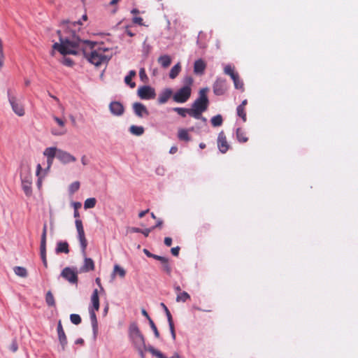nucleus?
Masks as SVG:
<instances>
[{"instance_id":"e2e57ef3","label":"nucleus","mask_w":358,"mask_h":358,"mask_svg":"<svg viewBox=\"0 0 358 358\" xmlns=\"http://www.w3.org/2000/svg\"><path fill=\"white\" fill-rule=\"evenodd\" d=\"M164 244L168 246V247H170L172 244V238H170V237H166L164 238Z\"/></svg>"},{"instance_id":"8fccbe9b","label":"nucleus","mask_w":358,"mask_h":358,"mask_svg":"<svg viewBox=\"0 0 358 358\" xmlns=\"http://www.w3.org/2000/svg\"><path fill=\"white\" fill-rule=\"evenodd\" d=\"M47 224H44L41 235V243H46Z\"/></svg>"},{"instance_id":"7c9ffc66","label":"nucleus","mask_w":358,"mask_h":358,"mask_svg":"<svg viewBox=\"0 0 358 358\" xmlns=\"http://www.w3.org/2000/svg\"><path fill=\"white\" fill-rule=\"evenodd\" d=\"M15 273L22 278H26L28 275L27 271L24 267L15 266L13 268Z\"/></svg>"},{"instance_id":"f3484780","label":"nucleus","mask_w":358,"mask_h":358,"mask_svg":"<svg viewBox=\"0 0 358 358\" xmlns=\"http://www.w3.org/2000/svg\"><path fill=\"white\" fill-rule=\"evenodd\" d=\"M49 170L43 169L40 164H37L36 176L38 178L37 185L40 188L42 185L43 179L47 176Z\"/></svg>"},{"instance_id":"f704fd0d","label":"nucleus","mask_w":358,"mask_h":358,"mask_svg":"<svg viewBox=\"0 0 358 358\" xmlns=\"http://www.w3.org/2000/svg\"><path fill=\"white\" fill-rule=\"evenodd\" d=\"M210 122L213 127H220L222 124L223 119L221 115H217L211 118Z\"/></svg>"},{"instance_id":"49530a36","label":"nucleus","mask_w":358,"mask_h":358,"mask_svg":"<svg viewBox=\"0 0 358 358\" xmlns=\"http://www.w3.org/2000/svg\"><path fill=\"white\" fill-rule=\"evenodd\" d=\"M5 55L3 48V42L0 38V69L3 66Z\"/></svg>"},{"instance_id":"ea45409f","label":"nucleus","mask_w":358,"mask_h":358,"mask_svg":"<svg viewBox=\"0 0 358 358\" xmlns=\"http://www.w3.org/2000/svg\"><path fill=\"white\" fill-rule=\"evenodd\" d=\"M96 203V200L95 198L87 199L84 203V208L85 209L92 208L95 206Z\"/></svg>"},{"instance_id":"bf43d9fd","label":"nucleus","mask_w":358,"mask_h":358,"mask_svg":"<svg viewBox=\"0 0 358 358\" xmlns=\"http://www.w3.org/2000/svg\"><path fill=\"white\" fill-rule=\"evenodd\" d=\"M153 228H148L141 229V233L143 234L145 237L148 236L150 233L152 231Z\"/></svg>"},{"instance_id":"13d9d810","label":"nucleus","mask_w":358,"mask_h":358,"mask_svg":"<svg viewBox=\"0 0 358 358\" xmlns=\"http://www.w3.org/2000/svg\"><path fill=\"white\" fill-rule=\"evenodd\" d=\"M179 251H180V247H178V246L172 248L171 250V254L176 257H177L179 255Z\"/></svg>"},{"instance_id":"5701e85b","label":"nucleus","mask_w":358,"mask_h":358,"mask_svg":"<svg viewBox=\"0 0 358 358\" xmlns=\"http://www.w3.org/2000/svg\"><path fill=\"white\" fill-rule=\"evenodd\" d=\"M194 130V128L192 127L189 129H180L178 130V138H179V140L180 141H190V137H189V135L188 134V131H193Z\"/></svg>"},{"instance_id":"a878e982","label":"nucleus","mask_w":358,"mask_h":358,"mask_svg":"<svg viewBox=\"0 0 358 358\" xmlns=\"http://www.w3.org/2000/svg\"><path fill=\"white\" fill-rule=\"evenodd\" d=\"M158 62L163 68H167L171 63V58L167 55H164L158 58Z\"/></svg>"},{"instance_id":"dca6fc26","label":"nucleus","mask_w":358,"mask_h":358,"mask_svg":"<svg viewBox=\"0 0 358 358\" xmlns=\"http://www.w3.org/2000/svg\"><path fill=\"white\" fill-rule=\"evenodd\" d=\"M133 109L135 114L139 117H143L145 115H148L149 112L146 107L141 103L136 102L133 104Z\"/></svg>"},{"instance_id":"603ef678","label":"nucleus","mask_w":358,"mask_h":358,"mask_svg":"<svg viewBox=\"0 0 358 358\" xmlns=\"http://www.w3.org/2000/svg\"><path fill=\"white\" fill-rule=\"evenodd\" d=\"M136 350L138 351L141 358H145V352L148 351V348H146V346L144 348H136Z\"/></svg>"},{"instance_id":"338daca9","label":"nucleus","mask_w":358,"mask_h":358,"mask_svg":"<svg viewBox=\"0 0 358 358\" xmlns=\"http://www.w3.org/2000/svg\"><path fill=\"white\" fill-rule=\"evenodd\" d=\"M143 251L144 254H145L147 257H151V258L153 257V255H154V254L151 253L148 250H147V249H145H145H143Z\"/></svg>"},{"instance_id":"72a5a7b5","label":"nucleus","mask_w":358,"mask_h":358,"mask_svg":"<svg viewBox=\"0 0 358 358\" xmlns=\"http://www.w3.org/2000/svg\"><path fill=\"white\" fill-rule=\"evenodd\" d=\"M45 302L48 306H55V297L51 292V291H48L45 295Z\"/></svg>"},{"instance_id":"20e7f679","label":"nucleus","mask_w":358,"mask_h":358,"mask_svg":"<svg viewBox=\"0 0 358 358\" xmlns=\"http://www.w3.org/2000/svg\"><path fill=\"white\" fill-rule=\"evenodd\" d=\"M129 336L136 349L146 346L144 336L141 334L136 324L133 323L130 324L129 329Z\"/></svg>"},{"instance_id":"423d86ee","label":"nucleus","mask_w":358,"mask_h":358,"mask_svg":"<svg viewBox=\"0 0 358 358\" xmlns=\"http://www.w3.org/2000/svg\"><path fill=\"white\" fill-rule=\"evenodd\" d=\"M22 189L27 196L31 194L32 176L31 169L27 166L23 169L20 173Z\"/></svg>"},{"instance_id":"c9c22d12","label":"nucleus","mask_w":358,"mask_h":358,"mask_svg":"<svg viewBox=\"0 0 358 358\" xmlns=\"http://www.w3.org/2000/svg\"><path fill=\"white\" fill-rule=\"evenodd\" d=\"M173 110L176 112L179 115L185 117L188 114L189 115L190 109L189 108H173Z\"/></svg>"},{"instance_id":"a19ab883","label":"nucleus","mask_w":358,"mask_h":358,"mask_svg":"<svg viewBox=\"0 0 358 358\" xmlns=\"http://www.w3.org/2000/svg\"><path fill=\"white\" fill-rule=\"evenodd\" d=\"M113 273L118 274L120 278H124L126 275V271L123 268L116 264L114 266Z\"/></svg>"},{"instance_id":"393cba45","label":"nucleus","mask_w":358,"mask_h":358,"mask_svg":"<svg viewBox=\"0 0 358 358\" xmlns=\"http://www.w3.org/2000/svg\"><path fill=\"white\" fill-rule=\"evenodd\" d=\"M136 72L134 70H131L129 72V74L124 78L125 83L131 88H134L136 86V83L131 80L132 78L136 76Z\"/></svg>"},{"instance_id":"f03ea898","label":"nucleus","mask_w":358,"mask_h":358,"mask_svg":"<svg viewBox=\"0 0 358 358\" xmlns=\"http://www.w3.org/2000/svg\"><path fill=\"white\" fill-rule=\"evenodd\" d=\"M208 90V88H203L200 90L199 97L192 103V108H189V116L195 119H200L202 113L207 110L209 103L206 95Z\"/></svg>"},{"instance_id":"774afa93","label":"nucleus","mask_w":358,"mask_h":358,"mask_svg":"<svg viewBox=\"0 0 358 358\" xmlns=\"http://www.w3.org/2000/svg\"><path fill=\"white\" fill-rule=\"evenodd\" d=\"M149 212V209H147L145 210H143L138 213V217L142 218L143 217L148 213Z\"/></svg>"},{"instance_id":"09e8293b","label":"nucleus","mask_w":358,"mask_h":358,"mask_svg":"<svg viewBox=\"0 0 358 358\" xmlns=\"http://www.w3.org/2000/svg\"><path fill=\"white\" fill-rule=\"evenodd\" d=\"M149 324H150V326L151 327V329H152L154 334H155V336L156 338H159V332L155 325V324L154 323L153 320H150L149 321Z\"/></svg>"},{"instance_id":"79ce46f5","label":"nucleus","mask_w":358,"mask_h":358,"mask_svg":"<svg viewBox=\"0 0 358 358\" xmlns=\"http://www.w3.org/2000/svg\"><path fill=\"white\" fill-rule=\"evenodd\" d=\"M161 264L162 266V270L167 274L170 275L171 273V267L169 264V259L165 258V262H162Z\"/></svg>"},{"instance_id":"c756f323","label":"nucleus","mask_w":358,"mask_h":358,"mask_svg":"<svg viewBox=\"0 0 358 358\" xmlns=\"http://www.w3.org/2000/svg\"><path fill=\"white\" fill-rule=\"evenodd\" d=\"M129 131L135 136H141L144 133V128L141 126L132 125L129 128Z\"/></svg>"},{"instance_id":"c03bdc74","label":"nucleus","mask_w":358,"mask_h":358,"mask_svg":"<svg viewBox=\"0 0 358 358\" xmlns=\"http://www.w3.org/2000/svg\"><path fill=\"white\" fill-rule=\"evenodd\" d=\"M80 188V182L78 181H76L72 182L69 188V192L71 194H73L77 192Z\"/></svg>"},{"instance_id":"aec40b11","label":"nucleus","mask_w":358,"mask_h":358,"mask_svg":"<svg viewBox=\"0 0 358 358\" xmlns=\"http://www.w3.org/2000/svg\"><path fill=\"white\" fill-rule=\"evenodd\" d=\"M91 303L92 306L90 307L89 308H92L95 310L96 311H98L99 309V296L97 289H95L93 291V293L91 296Z\"/></svg>"},{"instance_id":"6e6d98bb","label":"nucleus","mask_w":358,"mask_h":358,"mask_svg":"<svg viewBox=\"0 0 358 358\" xmlns=\"http://www.w3.org/2000/svg\"><path fill=\"white\" fill-rule=\"evenodd\" d=\"M10 349L12 352H15L18 349L17 343L15 341H13L10 346Z\"/></svg>"},{"instance_id":"412c9836","label":"nucleus","mask_w":358,"mask_h":358,"mask_svg":"<svg viewBox=\"0 0 358 358\" xmlns=\"http://www.w3.org/2000/svg\"><path fill=\"white\" fill-rule=\"evenodd\" d=\"M94 270V262L92 259L85 257L84 264L81 268L83 272H88Z\"/></svg>"},{"instance_id":"69168bd1","label":"nucleus","mask_w":358,"mask_h":358,"mask_svg":"<svg viewBox=\"0 0 358 358\" xmlns=\"http://www.w3.org/2000/svg\"><path fill=\"white\" fill-rule=\"evenodd\" d=\"M141 313H142V315L143 316H145L147 318L148 322L150 321V320H152L151 317L149 316L148 313H147V311L145 309H142Z\"/></svg>"},{"instance_id":"cd10ccee","label":"nucleus","mask_w":358,"mask_h":358,"mask_svg":"<svg viewBox=\"0 0 358 358\" xmlns=\"http://www.w3.org/2000/svg\"><path fill=\"white\" fill-rule=\"evenodd\" d=\"M236 137L238 141L241 143H245L248 140L245 132L241 128L236 129Z\"/></svg>"},{"instance_id":"37998d69","label":"nucleus","mask_w":358,"mask_h":358,"mask_svg":"<svg viewBox=\"0 0 358 358\" xmlns=\"http://www.w3.org/2000/svg\"><path fill=\"white\" fill-rule=\"evenodd\" d=\"M237 115L241 117L243 122H246L247 117H246V112H245V108H243L242 106H238L237 107Z\"/></svg>"},{"instance_id":"9d476101","label":"nucleus","mask_w":358,"mask_h":358,"mask_svg":"<svg viewBox=\"0 0 358 358\" xmlns=\"http://www.w3.org/2000/svg\"><path fill=\"white\" fill-rule=\"evenodd\" d=\"M61 276L71 284H78V273L70 267L64 268L61 272Z\"/></svg>"},{"instance_id":"4c0bfd02","label":"nucleus","mask_w":358,"mask_h":358,"mask_svg":"<svg viewBox=\"0 0 358 358\" xmlns=\"http://www.w3.org/2000/svg\"><path fill=\"white\" fill-rule=\"evenodd\" d=\"M234 84V87L236 89L243 90H244V84L243 81L240 79L239 75L238 74L234 78H232Z\"/></svg>"},{"instance_id":"ddd939ff","label":"nucleus","mask_w":358,"mask_h":358,"mask_svg":"<svg viewBox=\"0 0 358 358\" xmlns=\"http://www.w3.org/2000/svg\"><path fill=\"white\" fill-rule=\"evenodd\" d=\"M57 159L64 164L75 162L76 161V158L73 155L61 149H59L58 152Z\"/></svg>"},{"instance_id":"473e14b6","label":"nucleus","mask_w":358,"mask_h":358,"mask_svg":"<svg viewBox=\"0 0 358 358\" xmlns=\"http://www.w3.org/2000/svg\"><path fill=\"white\" fill-rule=\"evenodd\" d=\"M41 257L43 263V265L47 267V259H46V243H41L40 245Z\"/></svg>"},{"instance_id":"2f4dec72","label":"nucleus","mask_w":358,"mask_h":358,"mask_svg":"<svg viewBox=\"0 0 358 358\" xmlns=\"http://www.w3.org/2000/svg\"><path fill=\"white\" fill-rule=\"evenodd\" d=\"M224 73L229 76L231 79L238 74L237 72H235L234 68L230 64L225 66Z\"/></svg>"},{"instance_id":"bb28decb","label":"nucleus","mask_w":358,"mask_h":358,"mask_svg":"<svg viewBox=\"0 0 358 358\" xmlns=\"http://www.w3.org/2000/svg\"><path fill=\"white\" fill-rule=\"evenodd\" d=\"M181 71V66L180 63L176 64L173 66L169 73V77L171 79L176 78Z\"/></svg>"},{"instance_id":"0e129e2a","label":"nucleus","mask_w":358,"mask_h":358,"mask_svg":"<svg viewBox=\"0 0 358 358\" xmlns=\"http://www.w3.org/2000/svg\"><path fill=\"white\" fill-rule=\"evenodd\" d=\"M156 260H158L160 262H165V258L164 257H162V256H159V255H153V257H152Z\"/></svg>"},{"instance_id":"e433bc0d","label":"nucleus","mask_w":358,"mask_h":358,"mask_svg":"<svg viewBox=\"0 0 358 358\" xmlns=\"http://www.w3.org/2000/svg\"><path fill=\"white\" fill-rule=\"evenodd\" d=\"M90 314V318L92 324V327L94 331L97 329V320L96 316L95 314V310L89 308Z\"/></svg>"},{"instance_id":"5fc2aeb1","label":"nucleus","mask_w":358,"mask_h":358,"mask_svg":"<svg viewBox=\"0 0 358 358\" xmlns=\"http://www.w3.org/2000/svg\"><path fill=\"white\" fill-rule=\"evenodd\" d=\"M132 21L135 24H139V25H143V20L141 17H134L133 18Z\"/></svg>"},{"instance_id":"4d7b16f0","label":"nucleus","mask_w":358,"mask_h":358,"mask_svg":"<svg viewBox=\"0 0 358 358\" xmlns=\"http://www.w3.org/2000/svg\"><path fill=\"white\" fill-rule=\"evenodd\" d=\"M63 64L67 66H71L73 64V62L70 58H64Z\"/></svg>"},{"instance_id":"9b49d317","label":"nucleus","mask_w":358,"mask_h":358,"mask_svg":"<svg viewBox=\"0 0 358 358\" xmlns=\"http://www.w3.org/2000/svg\"><path fill=\"white\" fill-rule=\"evenodd\" d=\"M213 92L217 96L223 95L227 90V81L224 78H218L213 85Z\"/></svg>"},{"instance_id":"39448f33","label":"nucleus","mask_w":358,"mask_h":358,"mask_svg":"<svg viewBox=\"0 0 358 358\" xmlns=\"http://www.w3.org/2000/svg\"><path fill=\"white\" fill-rule=\"evenodd\" d=\"M105 50L102 49L94 50L89 55L85 53L87 60L96 66L106 64L109 60L105 54Z\"/></svg>"},{"instance_id":"7ed1b4c3","label":"nucleus","mask_w":358,"mask_h":358,"mask_svg":"<svg viewBox=\"0 0 358 358\" xmlns=\"http://www.w3.org/2000/svg\"><path fill=\"white\" fill-rule=\"evenodd\" d=\"M7 95L9 103L13 113L19 117L25 115V108L21 99L17 96L16 90L9 88L7 90Z\"/></svg>"},{"instance_id":"a211bd4d","label":"nucleus","mask_w":358,"mask_h":358,"mask_svg":"<svg viewBox=\"0 0 358 358\" xmlns=\"http://www.w3.org/2000/svg\"><path fill=\"white\" fill-rule=\"evenodd\" d=\"M173 91L170 88H166L158 96V102L160 104L165 103L168 101V100L172 96L173 97Z\"/></svg>"},{"instance_id":"b1692460","label":"nucleus","mask_w":358,"mask_h":358,"mask_svg":"<svg viewBox=\"0 0 358 358\" xmlns=\"http://www.w3.org/2000/svg\"><path fill=\"white\" fill-rule=\"evenodd\" d=\"M56 252L58 253H69V243L66 241H59L57 243Z\"/></svg>"},{"instance_id":"1a4fd4ad","label":"nucleus","mask_w":358,"mask_h":358,"mask_svg":"<svg viewBox=\"0 0 358 358\" xmlns=\"http://www.w3.org/2000/svg\"><path fill=\"white\" fill-rule=\"evenodd\" d=\"M59 150V149L56 147H48L44 150L43 155L47 158V167L45 169L50 170L55 157L57 158Z\"/></svg>"},{"instance_id":"4468645a","label":"nucleus","mask_w":358,"mask_h":358,"mask_svg":"<svg viewBox=\"0 0 358 358\" xmlns=\"http://www.w3.org/2000/svg\"><path fill=\"white\" fill-rule=\"evenodd\" d=\"M217 147L222 153H226L229 148V145L223 131H220L218 134Z\"/></svg>"},{"instance_id":"58836bf2","label":"nucleus","mask_w":358,"mask_h":358,"mask_svg":"<svg viewBox=\"0 0 358 358\" xmlns=\"http://www.w3.org/2000/svg\"><path fill=\"white\" fill-rule=\"evenodd\" d=\"M148 351L150 352L153 356L156 357L157 358H167L160 351L155 349L152 346L148 348Z\"/></svg>"},{"instance_id":"de8ad7c7","label":"nucleus","mask_w":358,"mask_h":358,"mask_svg":"<svg viewBox=\"0 0 358 358\" xmlns=\"http://www.w3.org/2000/svg\"><path fill=\"white\" fill-rule=\"evenodd\" d=\"M161 306L164 308V310L165 311V313L166 315L169 323H171V322H173V318H172V315H171L169 310L166 307V306L164 303H161Z\"/></svg>"},{"instance_id":"4be33fe9","label":"nucleus","mask_w":358,"mask_h":358,"mask_svg":"<svg viewBox=\"0 0 358 358\" xmlns=\"http://www.w3.org/2000/svg\"><path fill=\"white\" fill-rule=\"evenodd\" d=\"M206 63L202 59L195 61L194 64V71L196 74H202L206 69Z\"/></svg>"},{"instance_id":"f8f14e48","label":"nucleus","mask_w":358,"mask_h":358,"mask_svg":"<svg viewBox=\"0 0 358 358\" xmlns=\"http://www.w3.org/2000/svg\"><path fill=\"white\" fill-rule=\"evenodd\" d=\"M138 95L141 99H151L155 98V92L150 86H143L138 89Z\"/></svg>"},{"instance_id":"3c124183","label":"nucleus","mask_w":358,"mask_h":358,"mask_svg":"<svg viewBox=\"0 0 358 358\" xmlns=\"http://www.w3.org/2000/svg\"><path fill=\"white\" fill-rule=\"evenodd\" d=\"M183 83L185 84L184 86H188L189 87H191L192 83H193V78L188 76L184 78Z\"/></svg>"},{"instance_id":"f257e3e1","label":"nucleus","mask_w":358,"mask_h":358,"mask_svg":"<svg viewBox=\"0 0 358 358\" xmlns=\"http://www.w3.org/2000/svg\"><path fill=\"white\" fill-rule=\"evenodd\" d=\"M57 34L59 35V43L53 44L51 55L52 56L55 55V50H57L63 55H76L78 52L76 48L78 47L80 40L76 34L73 33L71 38L69 37L63 38L59 30L57 31Z\"/></svg>"},{"instance_id":"2eb2a0df","label":"nucleus","mask_w":358,"mask_h":358,"mask_svg":"<svg viewBox=\"0 0 358 358\" xmlns=\"http://www.w3.org/2000/svg\"><path fill=\"white\" fill-rule=\"evenodd\" d=\"M109 109L114 115L120 116L124 113V108L122 104L118 101H113L109 105Z\"/></svg>"},{"instance_id":"6e6552de","label":"nucleus","mask_w":358,"mask_h":358,"mask_svg":"<svg viewBox=\"0 0 358 358\" xmlns=\"http://www.w3.org/2000/svg\"><path fill=\"white\" fill-rule=\"evenodd\" d=\"M76 227L78 232V238L80 241L82 252L85 255V251L87 246V241L85 238V231L83 225L82 220L80 219H76L75 221Z\"/></svg>"},{"instance_id":"a18cd8bd","label":"nucleus","mask_w":358,"mask_h":358,"mask_svg":"<svg viewBox=\"0 0 358 358\" xmlns=\"http://www.w3.org/2000/svg\"><path fill=\"white\" fill-rule=\"evenodd\" d=\"M71 322L74 324H79L81 322V317L78 314H71L70 315Z\"/></svg>"},{"instance_id":"c85d7f7f","label":"nucleus","mask_w":358,"mask_h":358,"mask_svg":"<svg viewBox=\"0 0 358 358\" xmlns=\"http://www.w3.org/2000/svg\"><path fill=\"white\" fill-rule=\"evenodd\" d=\"M190 299V295L187 292L183 291L182 292H179L176 296V301L177 302H186L187 301Z\"/></svg>"},{"instance_id":"6ab92c4d","label":"nucleus","mask_w":358,"mask_h":358,"mask_svg":"<svg viewBox=\"0 0 358 358\" xmlns=\"http://www.w3.org/2000/svg\"><path fill=\"white\" fill-rule=\"evenodd\" d=\"M57 334H58L59 341L62 346V349L64 350L65 345L67 343V338H66L65 332L64 331V329L62 327L61 321H59V322H58Z\"/></svg>"},{"instance_id":"052dcab7","label":"nucleus","mask_w":358,"mask_h":358,"mask_svg":"<svg viewBox=\"0 0 358 358\" xmlns=\"http://www.w3.org/2000/svg\"><path fill=\"white\" fill-rule=\"evenodd\" d=\"M54 120L61 127H64L65 122L62 119H60L57 117H54Z\"/></svg>"},{"instance_id":"0eeeda50","label":"nucleus","mask_w":358,"mask_h":358,"mask_svg":"<svg viewBox=\"0 0 358 358\" xmlns=\"http://www.w3.org/2000/svg\"><path fill=\"white\" fill-rule=\"evenodd\" d=\"M191 94L192 88L183 86L173 95V100L176 103H185L189 99Z\"/></svg>"},{"instance_id":"680f3d73","label":"nucleus","mask_w":358,"mask_h":358,"mask_svg":"<svg viewBox=\"0 0 358 358\" xmlns=\"http://www.w3.org/2000/svg\"><path fill=\"white\" fill-rule=\"evenodd\" d=\"M139 76L141 80H143L144 78H147V76L145 73V71L143 68L141 69L139 71Z\"/></svg>"},{"instance_id":"864d4df0","label":"nucleus","mask_w":358,"mask_h":358,"mask_svg":"<svg viewBox=\"0 0 358 358\" xmlns=\"http://www.w3.org/2000/svg\"><path fill=\"white\" fill-rule=\"evenodd\" d=\"M169 329H170V331L171 334V336H172L173 339L175 340L176 339V332H175V327H174L173 322L169 323Z\"/></svg>"}]
</instances>
